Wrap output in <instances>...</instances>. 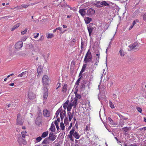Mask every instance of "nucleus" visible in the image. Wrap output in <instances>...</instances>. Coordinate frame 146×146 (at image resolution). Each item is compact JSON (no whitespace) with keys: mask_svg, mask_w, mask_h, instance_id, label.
Instances as JSON below:
<instances>
[{"mask_svg":"<svg viewBox=\"0 0 146 146\" xmlns=\"http://www.w3.org/2000/svg\"><path fill=\"white\" fill-rule=\"evenodd\" d=\"M74 114H72V113L70 112H68V117H73V115Z\"/></svg>","mask_w":146,"mask_h":146,"instance_id":"obj_43","label":"nucleus"},{"mask_svg":"<svg viewBox=\"0 0 146 146\" xmlns=\"http://www.w3.org/2000/svg\"><path fill=\"white\" fill-rule=\"evenodd\" d=\"M43 114L44 116L46 117H48L50 116V112L47 109H44L43 111Z\"/></svg>","mask_w":146,"mask_h":146,"instance_id":"obj_9","label":"nucleus"},{"mask_svg":"<svg viewBox=\"0 0 146 146\" xmlns=\"http://www.w3.org/2000/svg\"><path fill=\"white\" fill-rule=\"evenodd\" d=\"M56 135H54L52 136H49L48 138L49 140L53 141L56 139Z\"/></svg>","mask_w":146,"mask_h":146,"instance_id":"obj_25","label":"nucleus"},{"mask_svg":"<svg viewBox=\"0 0 146 146\" xmlns=\"http://www.w3.org/2000/svg\"><path fill=\"white\" fill-rule=\"evenodd\" d=\"M101 5H102L105 6L106 7H110L109 4L107 3L106 2L104 1H103L101 2Z\"/></svg>","mask_w":146,"mask_h":146,"instance_id":"obj_21","label":"nucleus"},{"mask_svg":"<svg viewBox=\"0 0 146 146\" xmlns=\"http://www.w3.org/2000/svg\"><path fill=\"white\" fill-rule=\"evenodd\" d=\"M61 113H62V114L64 116H65L66 115L65 110H64L62 111Z\"/></svg>","mask_w":146,"mask_h":146,"instance_id":"obj_59","label":"nucleus"},{"mask_svg":"<svg viewBox=\"0 0 146 146\" xmlns=\"http://www.w3.org/2000/svg\"><path fill=\"white\" fill-rule=\"evenodd\" d=\"M96 62L94 64V65H98V63L99 62V59L97 57L96 58Z\"/></svg>","mask_w":146,"mask_h":146,"instance_id":"obj_49","label":"nucleus"},{"mask_svg":"<svg viewBox=\"0 0 146 146\" xmlns=\"http://www.w3.org/2000/svg\"><path fill=\"white\" fill-rule=\"evenodd\" d=\"M76 105H75L73 108L72 111V114H74V113L75 112L76 110Z\"/></svg>","mask_w":146,"mask_h":146,"instance_id":"obj_44","label":"nucleus"},{"mask_svg":"<svg viewBox=\"0 0 146 146\" xmlns=\"http://www.w3.org/2000/svg\"><path fill=\"white\" fill-rule=\"evenodd\" d=\"M140 13L139 9H137L133 13V14L134 16H135L137 15Z\"/></svg>","mask_w":146,"mask_h":146,"instance_id":"obj_30","label":"nucleus"},{"mask_svg":"<svg viewBox=\"0 0 146 146\" xmlns=\"http://www.w3.org/2000/svg\"><path fill=\"white\" fill-rule=\"evenodd\" d=\"M75 129L74 127H73L71 130L70 132V134L68 136V137L70 138V140L72 141H74V138L72 137V135L74 133L75 131Z\"/></svg>","mask_w":146,"mask_h":146,"instance_id":"obj_6","label":"nucleus"},{"mask_svg":"<svg viewBox=\"0 0 146 146\" xmlns=\"http://www.w3.org/2000/svg\"><path fill=\"white\" fill-rule=\"evenodd\" d=\"M28 71H26L24 72H22L20 74L17 75V76L18 77H22L23 76H24L27 77L28 75Z\"/></svg>","mask_w":146,"mask_h":146,"instance_id":"obj_11","label":"nucleus"},{"mask_svg":"<svg viewBox=\"0 0 146 146\" xmlns=\"http://www.w3.org/2000/svg\"><path fill=\"white\" fill-rule=\"evenodd\" d=\"M28 96L29 98L31 100H33L36 97V95L35 94L30 91L29 92Z\"/></svg>","mask_w":146,"mask_h":146,"instance_id":"obj_8","label":"nucleus"},{"mask_svg":"<svg viewBox=\"0 0 146 146\" xmlns=\"http://www.w3.org/2000/svg\"><path fill=\"white\" fill-rule=\"evenodd\" d=\"M41 117L38 116L35 121V123L36 125H39L41 123Z\"/></svg>","mask_w":146,"mask_h":146,"instance_id":"obj_10","label":"nucleus"},{"mask_svg":"<svg viewBox=\"0 0 146 146\" xmlns=\"http://www.w3.org/2000/svg\"><path fill=\"white\" fill-rule=\"evenodd\" d=\"M139 46V45L137 42H135L132 44L128 46L129 49L128 50L130 51H135L136 50H139L137 48Z\"/></svg>","mask_w":146,"mask_h":146,"instance_id":"obj_2","label":"nucleus"},{"mask_svg":"<svg viewBox=\"0 0 146 146\" xmlns=\"http://www.w3.org/2000/svg\"><path fill=\"white\" fill-rule=\"evenodd\" d=\"M64 123L66 125H68L69 123L68 122V120L67 117H65L64 119Z\"/></svg>","mask_w":146,"mask_h":146,"instance_id":"obj_34","label":"nucleus"},{"mask_svg":"<svg viewBox=\"0 0 146 146\" xmlns=\"http://www.w3.org/2000/svg\"><path fill=\"white\" fill-rule=\"evenodd\" d=\"M42 82L44 86H46L48 84L49 82V78L48 76L44 75L42 78Z\"/></svg>","mask_w":146,"mask_h":146,"instance_id":"obj_4","label":"nucleus"},{"mask_svg":"<svg viewBox=\"0 0 146 146\" xmlns=\"http://www.w3.org/2000/svg\"><path fill=\"white\" fill-rule=\"evenodd\" d=\"M62 110V106L60 107L56 111V112L59 113H61V111Z\"/></svg>","mask_w":146,"mask_h":146,"instance_id":"obj_52","label":"nucleus"},{"mask_svg":"<svg viewBox=\"0 0 146 146\" xmlns=\"http://www.w3.org/2000/svg\"><path fill=\"white\" fill-rule=\"evenodd\" d=\"M55 126L52 122L51 125L50 127L49 128V130H50L51 131L54 132L55 131Z\"/></svg>","mask_w":146,"mask_h":146,"instance_id":"obj_19","label":"nucleus"},{"mask_svg":"<svg viewBox=\"0 0 146 146\" xmlns=\"http://www.w3.org/2000/svg\"><path fill=\"white\" fill-rule=\"evenodd\" d=\"M137 110L140 113H141L142 111V109L140 107H137L136 108Z\"/></svg>","mask_w":146,"mask_h":146,"instance_id":"obj_53","label":"nucleus"},{"mask_svg":"<svg viewBox=\"0 0 146 146\" xmlns=\"http://www.w3.org/2000/svg\"><path fill=\"white\" fill-rule=\"evenodd\" d=\"M94 5L96 7L100 8L102 7V5H101L100 1H97L94 4Z\"/></svg>","mask_w":146,"mask_h":146,"instance_id":"obj_17","label":"nucleus"},{"mask_svg":"<svg viewBox=\"0 0 146 146\" xmlns=\"http://www.w3.org/2000/svg\"><path fill=\"white\" fill-rule=\"evenodd\" d=\"M143 20L146 22V13H144L142 16Z\"/></svg>","mask_w":146,"mask_h":146,"instance_id":"obj_45","label":"nucleus"},{"mask_svg":"<svg viewBox=\"0 0 146 146\" xmlns=\"http://www.w3.org/2000/svg\"><path fill=\"white\" fill-rule=\"evenodd\" d=\"M23 42L22 41H18L15 45V48L17 49H20L23 46Z\"/></svg>","mask_w":146,"mask_h":146,"instance_id":"obj_5","label":"nucleus"},{"mask_svg":"<svg viewBox=\"0 0 146 146\" xmlns=\"http://www.w3.org/2000/svg\"><path fill=\"white\" fill-rule=\"evenodd\" d=\"M27 29L26 28L25 30L21 32V34L22 35H24L27 32Z\"/></svg>","mask_w":146,"mask_h":146,"instance_id":"obj_54","label":"nucleus"},{"mask_svg":"<svg viewBox=\"0 0 146 146\" xmlns=\"http://www.w3.org/2000/svg\"><path fill=\"white\" fill-rule=\"evenodd\" d=\"M60 127H61V129L62 130H64L65 129L64 124L62 122H61L60 123Z\"/></svg>","mask_w":146,"mask_h":146,"instance_id":"obj_37","label":"nucleus"},{"mask_svg":"<svg viewBox=\"0 0 146 146\" xmlns=\"http://www.w3.org/2000/svg\"><path fill=\"white\" fill-rule=\"evenodd\" d=\"M29 6V5L25 4H22L19 7V9H23V8H26L28 7Z\"/></svg>","mask_w":146,"mask_h":146,"instance_id":"obj_27","label":"nucleus"},{"mask_svg":"<svg viewBox=\"0 0 146 146\" xmlns=\"http://www.w3.org/2000/svg\"><path fill=\"white\" fill-rule=\"evenodd\" d=\"M48 131L44 132L42 133L41 137L42 138H45L48 135Z\"/></svg>","mask_w":146,"mask_h":146,"instance_id":"obj_24","label":"nucleus"},{"mask_svg":"<svg viewBox=\"0 0 146 146\" xmlns=\"http://www.w3.org/2000/svg\"><path fill=\"white\" fill-rule=\"evenodd\" d=\"M78 98H76V97H75L74 99V101L73 102H74V104H75V105H76L77 104V102L78 101Z\"/></svg>","mask_w":146,"mask_h":146,"instance_id":"obj_42","label":"nucleus"},{"mask_svg":"<svg viewBox=\"0 0 146 146\" xmlns=\"http://www.w3.org/2000/svg\"><path fill=\"white\" fill-rule=\"evenodd\" d=\"M54 35L53 34H48V36H47V37L48 38H51L52 37H53Z\"/></svg>","mask_w":146,"mask_h":146,"instance_id":"obj_47","label":"nucleus"},{"mask_svg":"<svg viewBox=\"0 0 146 146\" xmlns=\"http://www.w3.org/2000/svg\"><path fill=\"white\" fill-rule=\"evenodd\" d=\"M55 146H60V142L59 141L57 143H55Z\"/></svg>","mask_w":146,"mask_h":146,"instance_id":"obj_60","label":"nucleus"},{"mask_svg":"<svg viewBox=\"0 0 146 146\" xmlns=\"http://www.w3.org/2000/svg\"><path fill=\"white\" fill-rule=\"evenodd\" d=\"M84 21L86 24H89L90 21L92 20V19L88 17H86L84 18Z\"/></svg>","mask_w":146,"mask_h":146,"instance_id":"obj_15","label":"nucleus"},{"mask_svg":"<svg viewBox=\"0 0 146 146\" xmlns=\"http://www.w3.org/2000/svg\"><path fill=\"white\" fill-rule=\"evenodd\" d=\"M69 101V100H67L65 103H64L63 104V108L64 109V110H65L67 107V106L68 105Z\"/></svg>","mask_w":146,"mask_h":146,"instance_id":"obj_23","label":"nucleus"},{"mask_svg":"<svg viewBox=\"0 0 146 146\" xmlns=\"http://www.w3.org/2000/svg\"><path fill=\"white\" fill-rule=\"evenodd\" d=\"M81 140L80 139L79 141L76 139L75 141V145L74 146H80L79 145L80 143V141Z\"/></svg>","mask_w":146,"mask_h":146,"instance_id":"obj_33","label":"nucleus"},{"mask_svg":"<svg viewBox=\"0 0 146 146\" xmlns=\"http://www.w3.org/2000/svg\"><path fill=\"white\" fill-rule=\"evenodd\" d=\"M37 72L38 74V76H40L41 73H42V68L41 66H40L38 67L37 68Z\"/></svg>","mask_w":146,"mask_h":146,"instance_id":"obj_12","label":"nucleus"},{"mask_svg":"<svg viewBox=\"0 0 146 146\" xmlns=\"http://www.w3.org/2000/svg\"><path fill=\"white\" fill-rule=\"evenodd\" d=\"M72 135L76 139H79L80 137L78 133L76 131L74 132Z\"/></svg>","mask_w":146,"mask_h":146,"instance_id":"obj_20","label":"nucleus"},{"mask_svg":"<svg viewBox=\"0 0 146 146\" xmlns=\"http://www.w3.org/2000/svg\"><path fill=\"white\" fill-rule=\"evenodd\" d=\"M60 117L61 120L62 121L63 119L64 116L62 114V113H60Z\"/></svg>","mask_w":146,"mask_h":146,"instance_id":"obj_56","label":"nucleus"},{"mask_svg":"<svg viewBox=\"0 0 146 146\" xmlns=\"http://www.w3.org/2000/svg\"><path fill=\"white\" fill-rule=\"evenodd\" d=\"M49 140L48 137H46L44 139V141L42 143V144H47L49 143Z\"/></svg>","mask_w":146,"mask_h":146,"instance_id":"obj_26","label":"nucleus"},{"mask_svg":"<svg viewBox=\"0 0 146 146\" xmlns=\"http://www.w3.org/2000/svg\"><path fill=\"white\" fill-rule=\"evenodd\" d=\"M85 87H86L85 85L81 82V88L82 89H85Z\"/></svg>","mask_w":146,"mask_h":146,"instance_id":"obj_50","label":"nucleus"},{"mask_svg":"<svg viewBox=\"0 0 146 146\" xmlns=\"http://www.w3.org/2000/svg\"><path fill=\"white\" fill-rule=\"evenodd\" d=\"M87 81L85 80H83L82 82V83H83L84 84H87Z\"/></svg>","mask_w":146,"mask_h":146,"instance_id":"obj_61","label":"nucleus"},{"mask_svg":"<svg viewBox=\"0 0 146 146\" xmlns=\"http://www.w3.org/2000/svg\"><path fill=\"white\" fill-rule=\"evenodd\" d=\"M95 13V11L92 8L89 9L87 11L86 14L88 16L90 17L93 15Z\"/></svg>","mask_w":146,"mask_h":146,"instance_id":"obj_7","label":"nucleus"},{"mask_svg":"<svg viewBox=\"0 0 146 146\" xmlns=\"http://www.w3.org/2000/svg\"><path fill=\"white\" fill-rule=\"evenodd\" d=\"M72 123H70V125L68 127V129L69 130L70 129H71V128L72 127Z\"/></svg>","mask_w":146,"mask_h":146,"instance_id":"obj_63","label":"nucleus"},{"mask_svg":"<svg viewBox=\"0 0 146 146\" xmlns=\"http://www.w3.org/2000/svg\"><path fill=\"white\" fill-rule=\"evenodd\" d=\"M108 120L110 122V123H111L112 124H114L113 120L110 117H108Z\"/></svg>","mask_w":146,"mask_h":146,"instance_id":"obj_40","label":"nucleus"},{"mask_svg":"<svg viewBox=\"0 0 146 146\" xmlns=\"http://www.w3.org/2000/svg\"><path fill=\"white\" fill-rule=\"evenodd\" d=\"M74 105L75 104H74V102H72V103H70V104L68 105L67 108V111H70L72 107L73 106H74Z\"/></svg>","mask_w":146,"mask_h":146,"instance_id":"obj_13","label":"nucleus"},{"mask_svg":"<svg viewBox=\"0 0 146 146\" xmlns=\"http://www.w3.org/2000/svg\"><path fill=\"white\" fill-rule=\"evenodd\" d=\"M139 20L138 19H136L135 20H134L133 23V25L134 26L136 24V23H139Z\"/></svg>","mask_w":146,"mask_h":146,"instance_id":"obj_51","label":"nucleus"},{"mask_svg":"<svg viewBox=\"0 0 146 146\" xmlns=\"http://www.w3.org/2000/svg\"><path fill=\"white\" fill-rule=\"evenodd\" d=\"M86 9H80L79 11V13L83 17H84L86 13V12L85 11Z\"/></svg>","mask_w":146,"mask_h":146,"instance_id":"obj_14","label":"nucleus"},{"mask_svg":"<svg viewBox=\"0 0 146 146\" xmlns=\"http://www.w3.org/2000/svg\"><path fill=\"white\" fill-rule=\"evenodd\" d=\"M35 35L36 34L35 33L33 34L34 38H37L39 34V33H37L36 35Z\"/></svg>","mask_w":146,"mask_h":146,"instance_id":"obj_55","label":"nucleus"},{"mask_svg":"<svg viewBox=\"0 0 146 146\" xmlns=\"http://www.w3.org/2000/svg\"><path fill=\"white\" fill-rule=\"evenodd\" d=\"M119 53L120 54V55L121 56H123L125 54V52L122 49L120 50L119 51Z\"/></svg>","mask_w":146,"mask_h":146,"instance_id":"obj_35","label":"nucleus"},{"mask_svg":"<svg viewBox=\"0 0 146 146\" xmlns=\"http://www.w3.org/2000/svg\"><path fill=\"white\" fill-rule=\"evenodd\" d=\"M90 49L88 50L84 59V62L86 63L92 61V55L91 52H90Z\"/></svg>","mask_w":146,"mask_h":146,"instance_id":"obj_1","label":"nucleus"},{"mask_svg":"<svg viewBox=\"0 0 146 146\" xmlns=\"http://www.w3.org/2000/svg\"><path fill=\"white\" fill-rule=\"evenodd\" d=\"M82 79V76H81L79 78H78L76 82V84L78 85L80 83V80Z\"/></svg>","mask_w":146,"mask_h":146,"instance_id":"obj_41","label":"nucleus"},{"mask_svg":"<svg viewBox=\"0 0 146 146\" xmlns=\"http://www.w3.org/2000/svg\"><path fill=\"white\" fill-rule=\"evenodd\" d=\"M59 114V113L56 112V113H55V115L54 117V118L55 117L56 118H57V117H58Z\"/></svg>","mask_w":146,"mask_h":146,"instance_id":"obj_62","label":"nucleus"},{"mask_svg":"<svg viewBox=\"0 0 146 146\" xmlns=\"http://www.w3.org/2000/svg\"><path fill=\"white\" fill-rule=\"evenodd\" d=\"M87 64H83L82 68L81 69V70L83 71V72H84L86 68V67L87 66Z\"/></svg>","mask_w":146,"mask_h":146,"instance_id":"obj_39","label":"nucleus"},{"mask_svg":"<svg viewBox=\"0 0 146 146\" xmlns=\"http://www.w3.org/2000/svg\"><path fill=\"white\" fill-rule=\"evenodd\" d=\"M84 41L82 40L81 42V48L82 49H83L84 48Z\"/></svg>","mask_w":146,"mask_h":146,"instance_id":"obj_48","label":"nucleus"},{"mask_svg":"<svg viewBox=\"0 0 146 146\" xmlns=\"http://www.w3.org/2000/svg\"><path fill=\"white\" fill-rule=\"evenodd\" d=\"M83 49L82 48V49H81V50L80 51V53L78 55L80 57V56H81V54H82V56H81V58H82V57H83V55H84V54H83L84 52H83Z\"/></svg>","mask_w":146,"mask_h":146,"instance_id":"obj_36","label":"nucleus"},{"mask_svg":"<svg viewBox=\"0 0 146 146\" xmlns=\"http://www.w3.org/2000/svg\"><path fill=\"white\" fill-rule=\"evenodd\" d=\"M46 91L44 93L43 95V98L45 99H46L47 98L48 95V91L46 88Z\"/></svg>","mask_w":146,"mask_h":146,"instance_id":"obj_16","label":"nucleus"},{"mask_svg":"<svg viewBox=\"0 0 146 146\" xmlns=\"http://www.w3.org/2000/svg\"><path fill=\"white\" fill-rule=\"evenodd\" d=\"M93 25V23H90L89 25H87V29L89 33V34L90 36H91L92 34V33L93 31L96 28L95 27H93L92 26Z\"/></svg>","mask_w":146,"mask_h":146,"instance_id":"obj_3","label":"nucleus"},{"mask_svg":"<svg viewBox=\"0 0 146 146\" xmlns=\"http://www.w3.org/2000/svg\"><path fill=\"white\" fill-rule=\"evenodd\" d=\"M131 127H123L122 129V130L124 131L125 132H127L128 131L131 130Z\"/></svg>","mask_w":146,"mask_h":146,"instance_id":"obj_29","label":"nucleus"},{"mask_svg":"<svg viewBox=\"0 0 146 146\" xmlns=\"http://www.w3.org/2000/svg\"><path fill=\"white\" fill-rule=\"evenodd\" d=\"M84 72H83V71H82V70H81L79 74V78L81 76H82V78H83L82 77V73Z\"/></svg>","mask_w":146,"mask_h":146,"instance_id":"obj_58","label":"nucleus"},{"mask_svg":"<svg viewBox=\"0 0 146 146\" xmlns=\"http://www.w3.org/2000/svg\"><path fill=\"white\" fill-rule=\"evenodd\" d=\"M134 25H131V26L129 27V30H130L133 27Z\"/></svg>","mask_w":146,"mask_h":146,"instance_id":"obj_64","label":"nucleus"},{"mask_svg":"<svg viewBox=\"0 0 146 146\" xmlns=\"http://www.w3.org/2000/svg\"><path fill=\"white\" fill-rule=\"evenodd\" d=\"M76 40L75 38H73L72 40L70 41V46H74L75 44L76 43Z\"/></svg>","mask_w":146,"mask_h":146,"instance_id":"obj_32","label":"nucleus"},{"mask_svg":"<svg viewBox=\"0 0 146 146\" xmlns=\"http://www.w3.org/2000/svg\"><path fill=\"white\" fill-rule=\"evenodd\" d=\"M19 115H20L19 113H18L17 115V123L18 125H21L23 124V123L22 120H20L18 119V116Z\"/></svg>","mask_w":146,"mask_h":146,"instance_id":"obj_18","label":"nucleus"},{"mask_svg":"<svg viewBox=\"0 0 146 146\" xmlns=\"http://www.w3.org/2000/svg\"><path fill=\"white\" fill-rule=\"evenodd\" d=\"M54 123L56 127L58 132H59V130H60V129H59V127L58 125V122H57L56 120L55 121H54Z\"/></svg>","mask_w":146,"mask_h":146,"instance_id":"obj_31","label":"nucleus"},{"mask_svg":"<svg viewBox=\"0 0 146 146\" xmlns=\"http://www.w3.org/2000/svg\"><path fill=\"white\" fill-rule=\"evenodd\" d=\"M60 5L62 7H65L66 6H67V5L65 3V0H63L62 1L60 2Z\"/></svg>","mask_w":146,"mask_h":146,"instance_id":"obj_22","label":"nucleus"},{"mask_svg":"<svg viewBox=\"0 0 146 146\" xmlns=\"http://www.w3.org/2000/svg\"><path fill=\"white\" fill-rule=\"evenodd\" d=\"M67 84H65L63 86L62 91L64 92H65L67 90Z\"/></svg>","mask_w":146,"mask_h":146,"instance_id":"obj_28","label":"nucleus"},{"mask_svg":"<svg viewBox=\"0 0 146 146\" xmlns=\"http://www.w3.org/2000/svg\"><path fill=\"white\" fill-rule=\"evenodd\" d=\"M41 137L39 136L36 138V140L37 142L40 141L42 139V138Z\"/></svg>","mask_w":146,"mask_h":146,"instance_id":"obj_46","label":"nucleus"},{"mask_svg":"<svg viewBox=\"0 0 146 146\" xmlns=\"http://www.w3.org/2000/svg\"><path fill=\"white\" fill-rule=\"evenodd\" d=\"M109 104L110 105V108H112L113 109L114 108V104H113L112 102L111 101H110L109 102Z\"/></svg>","mask_w":146,"mask_h":146,"instance_id":"obj_38","label":"nucleus"},{"mask_svg":"<svg viewBox=\"0 0 146 146\" xmlns=\"http://www.w3.org/2000/svg\"><path fill=\"white\" fill-rule=\"evenodd\" d=\"M75 97L78 99H80L81 98V95L79 94H78L77 95H76Z\"/></svg>","mask_w":146,"mask_h":146,"instance_id":"obj_57","label":"nucleus"}]
</instances>
